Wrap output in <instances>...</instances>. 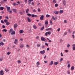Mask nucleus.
Returning <instances> with one entry per match:
<instances>
[{
	"label": "nucleus",
	"instance_id": "obj_32",
	"mask_svg": "<svg viewBox=\"0 0 75 75\" xmlns=\"http://www.w3.org/2000/svg\"><path fill=\"white\" fill-rule=\"evenodd\" d=\"M53 3H57V1L56 0H53Z\"/></svg>",
	"mask_w": 75,
	"mask_h": 75
},
{
	"label": "nucleus",
	"instance_id": "obj_12",
	"mask_svg": "<svg viewBox=\"0 0 75 75\" xmlns=\"http://www.w3.org/2000/svg\"><path fill=\"white\" fill-rule=\"evenodd\" d=\"M45 25H48V21L47 20H45Z\"/></svg>",
	"mask_w": 75,
	"mask_h": 75
},
{
	"label": "nucleus",
	"instance_id": "obj_24",
	"mask_svg": "<svg viewBox=\"0 0 75 75\" xmlns=\"http://www.w3.org/2000/svg\"><path fill=\"white\" fill-rule=\"evenodd\" d=\"M4 8V7H0V10H3Z\"/></svg>",
	"mask_w": 75,
	"mask_h": 75
},
{
	"label": "nucleus",
	"instance_id": "obj_54",
	"mask_svg": "<svg viewBox=\"0 0 75 75\" xmlns=\"http://www.w3.org/2000/svg\"><path fill=\"white\" fill-rule=\"evenodd\" d=\"M28 4H31V2L29 1H28Z\"/></svg>",
	"mask_w": 75,
	"mask_h": 75
},
{
	"label": "nucleus",
	"instance_id": "obj_13",
	"mask_svg": "<svg viewBox=\"0 0 75 75\" xmlns=\"http://www.w3.org/2000/svg\"><path fill=\"white\" fill-rule=\"evenodd\" d=\"M27 19L28 20V21L29 23H30V22H31V19H30L29 17H28L27 18Z\"/></svg>",
	"mask_w": 75,
	"mask_h": 75
},
{
	"label": "nucleus",
	"instance_id": "obj_17",
	"mask_svg": "<svg viewBox=\"0 0 75 75\" xmlns=\"http://www.w3.org/2000/svg\"><path fill=\"white\" fill-rule=\"evenodd\" d=\"M53 63H54V61H52L50 62V63L49 64V65H52L53 64Z\"/></svg>",
	"mask_w": 75,
	"mask_h": 75
},
{
	"label": "nucleus",
	"instance_id": "obj_5",
	"mask_svg": "<svg viewBox=\"0 0 75 75\" xmlns=\"http://www.w3.org/2000/svg\"><path fill=\"white\" fill-rule=\"evenodd\" d=\"M4 72L3 70L0 71V75H4Z\"/></svg>",
	"mask_w": 75,
	"mask_h": 75
},
{
	"label": "nucleus",
	"instance_id": "obj_9",
	"mask_svg": "<svg viewBox=\"0 0 75 75\" xmlns=\"http://www.w3.org/2000/svg\"><path fill=\"white\" fill-rule=\"evenodd\" d=\"M12 11L14 13H17V10L16 9H13Z\"/></svg>",
	"mask_w": 75,
	"mask_h": 75
},
{
	"label": "nucleus",
	"instance_id": "obj_38",
	"mask_svg": "<svg viewBox=\"0 0 75 75\" xmlns=\"http://www.w3.org/2000/svg\"><path fill=\"white\" fill-rule=\"evenodd\" d=\"M67 47H68V48H69V47H70V45L69 44H67Z\"/></svg>",
	"mask_w": 75,
	"mask_h": 75
},
{
	"label": "nucleus",
	"instance_id": "obj_36",
	"mask_svg": "<svg viewBox=\"0 0 75 75\" xmlns=\"http://www.w3.org/2000/svg\"><path fill=\"white\" fill-rule=\"evenodd\" d=\"M47 39L48 40H49V42H51L52 41L51 40H50L49 38H47Z\"/></svg>",
	"mask_w": 75,
	"mask_h": 75
},
{
	"label": "nucleus",
	"instance_id": "obj_47",
	"mask_svg": "<svg viewBox=\"0 0 75 75\" xmlns=\"http://www.w3.org/2000/svg\"><path fill=\"white\" fill-rule=\"evenodd\" d=\"M37 46L38 47H40V45L39 44H37Z\"/></svg>",
	"mask_w": 75,
	"mask_h": 75
},
{
	"label": "nucleus",
	"instance_id": "obj_37",
	"mask_svg": "<svg viewBox=\"0 0 75 75\" xmlns=\"http://www.w3.org/2000/svg\"><path fill=\"white\" fill-rule=\"evenodd\" d=\"M58 13H59V11H56L55 12V14H58Z\"/></svg>",
	"mask_w": 75,
	"mask_h": 75
},
{
	"label": "nucleus",
	"instance_id": "obj_18",
	"mask_svg": "<svg viewBox=\"0 0 75 75\" xmlns=\"http://www.w3.org/2000/svg\"><path fill=\"white\" fill-rule=\"evenodd\" d=\"M1 45H2V46L4 45V43H3V42H0V47L1 46Z\"/></svg>",
	"mask_w": 75,
	"mask_h": 75
},
{
	"label": "nucleus",
	"instance_id": "obj_45",
	"mask_svg": "<svg viewBox=\"0 0 75 75\" xmlns=\"http://www.w3.org/2000/svg\"><path fill=\"white\" fill-rule=\"evenodd\" d=\"M31 16L32 17H35V15L34 14H32L31 15Z\"/></svg>",
	"mask_w": 75,
	"mask_h": 75
},
{
	"label": "nucleus",
	"instance_id": "obj_33",
	"mask_svg": "<svg viewBox=\"0 0 75 75\" xmlns=\"http://www.w3.org/2000/svg\"><path fill=\"white\" fill-rule=\"evenodd\" d=\"M10 24V22H7L6 23V25H8Z\"/></svg>",
	"mask_w": 75,
	"mask_h": 75
},
{
	"label": "nucleus",
	"instance_id": "obj_52",
	"mask_svg": "<svg viewBox=\"0 0 75 75\" xmlns=\"http://www.w3.org/2000/svg\"><path fill=\"white\" fill-rule=\"evenodd\" d=\"M55 6L56 7H58V4H55Z\"/></svg>",
	"mask_w": 75,
	"mask_h": 75
},
{
	"label": "nucleus",
	"instance_id": "obj_49",
	"mask_svg": "<svg viewBox=\"0 0 75 75\" xmlns=\"http://www.w3.org/2000/svg\"><path fill=\"white\" fill-rule=\"evenodd\" d=\"M2 28H6V26H5L4 25H3Z\"/></svg>",
	"mask_w": 75,
	"mask_h": 75
},
{
	"label": "nucleus",
	"instance_id": "obj_26",
	"mask_svg": "<svg viewBox=\"0 0 75 75\" xmlns=\"http://www.w3.org/2000/svg\"><path fill=\"white\" fill-rule=\"evenodd\" d=\"M18 64H20L21 62V61L20 60H18L17 61Z\"/></svg>",
	"mask_w": 75,
	"mask_h": 75
},
{
	"label": "nucleus",
	"instance_id": "obj_4",
	"mask_svg": "<svg viewBox=\"0 0 75 75\" xmlns=\"http://www.w3.org/2000/svg\"><path fill=\"white\" fill-rule=\"evenodd\" d=\"M48 34L49 35H50L51 34V32H47L45 33V35L46 37L47 36V35Z\"/></svg>",
	"mask_w": 75,
	"mask_h": 75
},
{
	"label": "nucleus",
	"instance_id": "obj_19",
	"mask_svg": "<svg viewBox=\"0 0 75 75\" xmlns=\"http://www.w3.org/2000/svg\"><path fill=\"white\" fill-rule=\"evenodd\" d=\"M19 32H20V34H21L24 33V31L22 30H21L19 31Z\"/></svg>",
	"mask_w": 75,
	"mask_h": 75
},
{
	"label": "nucleus",
	"instance_id": "obj_55",
	"mask_svg": "<svg viewBox=\"0 0 75 75\" xmlns=\"http://www.w3.org/2000/svg\"><path fill=\"white\" fill-rule=\"evenodd\" d=\"M72 36L73 39H74V38H75V35H73Z\"/></svg>",
	"mask_w": 75,
	"mask_h": 75
},
{
	"label": "nucleus",
	"instance_id": "obj_63",
	"mask_svg": "<svg viewBox=\"0 0 75 75\" xmlns=\"http://www.w3.org/2000/svg\"><path fill=\"white\" fill-rule=\"evenodd\" d=\"M33 12H36V10H35V9H34L33 10Z\"/></svg>",
	"mask_w": 75,
	"mask_h": 75
},
{
	"label": "nucleus",
	"instance_id": "obj_39",
	"mask_svg": "<svg viewBox=\"0 0 75 75\" xmlns=\"http://www.w3.org/2000/svg\"><path fill=\"white\" fill-rule=\"evenodd\" d=\"M13 6H16V5H18V4L15 3H13Z\"/></svg>",
	"mask_w": 75,
	"mask_h": 75
},
{
	"label": "nucleus",
	"instance_id": "obj_10",
	"mask_svg": "<svg viewBox=\"0 0 75 75\" xmlns=\"http://www.w3.org/2000/svg\"><path fill=\"white\" fill-rule=\"evenodd\" d=\"M72 46L73 47L72 49L73 50H75V44H74L72 45Z\"/></svg>",
	"mask_w": 75,
	"mask_h": 75
},
{
	"label": "nucleus",
	"instance_id": "obj_29",
	"mask_svg": "<svg viewBox=\"0 0 75 75\" xmlns=\"http://www.w3.org/2000/svg\"><path fill=\"white\" fill-rule=\"evenodd\" d=\"M36 64H37V65L38 67V65H40V62H37Z\"/></svg>",
	"mask_w": 75,
	"mask_h": 75
},
{
	"label": "nucleus",
	"instance_id": "obj_41",
	"mask_svg": "<svg viewBox=\"0 0 75 75\" xmlns=\"http://www.w3.org/2000/svg\"><path fill=\"white\" fill-rule=\"evenodd\" d=\"M27 15L29 17H30V16H31V14L30 13H28V14H27Z\"/></svg>",
	"mask_w": 75,
	"mask_h": 75
},
{
	"label": "nucleus",
	"instance_id": "obj_62",
	"mask_svg": "<svg viewBox=\"0 0 75 75\" xmlns=\"http://www.w3.org/2000/svg\"><path fill=\"white\" fill-rule=\"evenodd\" d=\"M67 20H65L64 21V23H67Z\"/></svg>",
	"mask_w": 75,
	"mask_h": 75
},
{
	"label": "nucleus",
	"instance_id": "obj_40",
	"mask_svg": "<svg viewBox=\"0 0 75 75\" xmlns=\"http://www.w3.org/2000/svg\"><path fill=\"white\" fill-rule=\"evenodd\" d=\"M8 21V20H6V19H5L4 20V22L5 23H7Z\"/></svg>",
	"mask_w": 75,
	"mask_h": 75
},
{
	"label": "nucleus",
	"instance_id": "obj_35",
	"mask_svg": "<svg viewBox=\"0 0 75 75\" xmlns=\"http://www.w3.org/2000/svg\"><path fill=\"white\" fill-rule=\"evenodd\" d=\"M11 31H13V29L11 28L9 30V33H11Z\"/></svg>",
	"mask_w": 75,
	"mask_h": 75
},
{
	"label": "nucleus",
	"instance_id": "obj_58",
	"mask_svg": "<svg viewBox=\"0 0 75 75\" xmlns=\"http://www.w3.org/2000/svg\"><path fill=\"white\" fill-rule=\"evenodd\" d=\"M70 66H71V65H70V64H68L67 67L68 68H70Z\"/></svg>",
	"mask_w": 75,
	"mask_h": 75
},
{
	"label": "nucleus",
	"instance_id": "obj_6",
	"mask_svg": "<svg viewBox=\"0 0 75 75\" xmlns=\"http://www.w3.org/2000/svg\"><path fill=\"white\" fill-rule=\"evenodd\" d=\"M62 1H63V6H65L66 5V0H63Z\"/></svg>",
	"mask_w": 75,
	"mask_h": 75
},
{
	"label": "nucleus",
	"instance_id": "obj_31",
	"mask_svg": "<svg viewBox=\"0 0 75 75\" xmlns=\"http://www.w3.org/2000/svg\"><path fill=\"white\" fill-rule=\"evenodd\" d=\"M23 47L24 45H21L20 46V48H23Z\"/></svg>",
	"mask_w": 75,
	"mask_h": 75
},
{
	"label": "nucleus",
	"instance_id": "obj_48",
	"mask_svg": "<svg viewBox=\"0 0 75 75\" xmlns=\"http://www.w3.org/2000/svg\"><path fill=\"white\" fill-rule=\"evenodd\" d=\"M25 4H27V0H25Z\"/></svg>",
	"mask_w": 75,
	"mask_h": 75
},
{
	"label": "nucleus",
	"instance_id": "obj_60",
	"mask_svg": "<svg viewBox=\"0 0 75 75\" xmlns=\"http://www.w3.org/2000/svg\"><path fill=\"white\" fill-rule=\"evenodd\" d=\"M68 32L69 33H71V30H70V29H68Z\"/></svg>",
	"mask_w": 75,
	"mask_h": 75
},
{
	"label": "nucleus",
	"instance_id": "obj_16",
	"mask_svg": "<svg viewBox=\"0 0 75 75\" xmlns=\"http://www.w3.org/2000/svg\"><path fill=\"white\" fill-rule=\"evenodd\" d=\"M11 35H13L16 34V32H15V31H13L12 32V33H11Z\"/></svg>",
	"mask_w": 75,
	"mask_h": 75
},
{
	"label": "nucleus",
	"instance_id": "obj_53",
	"mask_svg": "<svg viewBox=\"0 0 75 75\" xmlns=\"http://www.w3.org/2000/svg\"><path fill=\"white\" fill-rule=\"evenodd\" d=\"M45 45H46V46H48V44L47 43V42L45 43Z\"/></svg>",
	"mask_w": 75,
	"mask_h": 75
},
{
	"label": "nucleus",
	"instance_id": "obj_7",
	"mask_svg": "<svg viewBox=\"0 0 75 75\" xmlns=\"http://www.w3.org/2000/svg\"><path fill=\"white\" fill-rule=\"evenodd\" d=\"M44 15H42L40 17V20H41V21L43 20V19H44Z\"/></svg>",
	"mask_w": 75,
	"mask_h": 75
},
{
	"label": "nucleus",
	"instance_id": "obj_59",
	"mask_svg": "<svg viewBox=\"0 0 75 75\" xmlns=\"http://www.w3.org/2000/svg\"><path fill=\"white\" fill-rule=\"evenodd\" d=\"M2 17L1 16H0V20H1L2 19Z\"/></svg>",
	"mask_w": 75,
	"mask_h": 75
},
{
	"label": "nucleus",
	"instance_id": "obj_14",
	"mask_svg": "<svg viewBox=\"0 0 75 75\" xmlns=\"http://www.w3.org/2000/svg\"><path fill=\"white\" fill-rule=\"evenodd\" d=\"M33 27L34 29H37V27L36 26V25H33Z\"/></svg>",
	"mask_w": 75,
	"mask_h": 75
},
{
	"label": "nucleus",
	"instance_id": "obj_61",
	"mask_svg": "<svg viewBox=\"0 0 75 75\" xmlns=\"http://www.w3.org/2000/svg\"><path fill=\"white\" fill-rule=\"evenodd\" d=\"M19 14H21V15H22L23 14V12H19Z\"/></svg>",
	"mask_w": 75,
	"mask_h": 75
},
{
	"label": "nucleus",
	"instance_id": "obj_64",
	"mask_svg": "<svg viewBox=\"0 0 75 75\" xmlns=\"http://www.w3.org/2000/svg\"><path fill=\"white\" fill-rule=\"evenodd\" d=\"M3 61V59L0 58V61L1 62Z\"/></svg>",
	"mask_w": 75,
	"mask_h": 75
},
{
	"label": "nucleus",
	"instance_id": "obj_30",
	"mask_svg": "<svg viewBox=\"0 0 75 75\" xmlns=\"http://www.w3.org/2000/svg\"><path fill=\"white\" fill-rule=\"evenodd\" d=\"M34 3H35V2H33L31 3L32 5V6H34Z\"/></svg>",
	"mask_w": 75,
	"mask_h": 75
},
{
	"label": "nucleus",
	"instance_id": "obj_2",
	"mask_svg": "<svg viewBox=\"0 0 75 75\" xmlns=\"http://www.w3.org/2000/svg\"><path fill=\"white\" fill-rule=\"evenodd\" d=\"M40 54H42V55H43V54H44L45 53V50H43L42 51H41L40 52Z\"/></svg>",
	"mask_w": 75,
	"mask_h": 75
},
{
	"label": "nucleus",
	"instance_id": "obj_34",
	"mask_svg": "<svg viewBox=\"0 0 75 75\" xmlns=\"http://www.w3.org/2000/svg\"><path fill=\"white\" fill-rule=\"evenodd\" d=\"M50 24L51 25H52V20H51L50 21Z\"/></svg>",
	"mask_w": 75,
	"mask_h": 75
},
{
	"label": "nucleus",
	"instance_id": "obj_11",
	"mask_svg": "<svg viewBox=\"0 0 75 75\" xmlns=\"http://www.w3.org/2000/svg\"><path fill=\"white\" fill-rule=\"evenodd\" d=\"M17 26H18V25L17 24H15L14 25V28H16L17 27Z\"/></svg>",
	"mask_w": 75,
	"mask_h": 75
},
{
	"label": "nucleus",
	"instance_id": "obj_20",
	"mask_svg": "<svg viewBox=\"0 0 75 75\" xmlns=\"http://www.w3.org/2000/svg\"><path fill=\"white\" fill-rule=\"evenodd\" d=\"M57 18H54V16H52V19H53V20H57Z\"/></svg>",
	"mask_w": 75,
	"mask_h": 75
},
{
	"label": "nucleus",
	"instance_id": "obj_57",
	"mask_svg": "<svg viewBox=\"0 0 75 75\" xmlns=\"http://www.w3.org/2000/svg\"><path fill=\"white\" fill-rule=\"evenodd\" d=\"M1 3L2 4H3V3H4V1H1Z\"/></svg>",
	"mask_w": 75,
	"mask_h": 75
},
{
	"label": "nucleus",
	"instance_id": "obj_50",
	"mask_svg": "<svg viewBox=\"0 0 75 75\" xmlns=\"http://www.w3.org/2000/svg\"><path fill=\"white\" fill-rule=\"evenodd\" d=\"M38 24L39 25V26H41L42 24L41 23H38Z\"/></svg>",
	"mask_w": 75,
	"mask_h": 75
},
{
	"label": "nucleus",
	"instance_id": "obj_25",
	"mask_svg": "<svg viewBox=\"0 0 75 75\" xmlns=\"http://www.w3.org/2000/svg\"><path fill=\"white\" fill-rule=\"evenodd\" d=\"M44 25H43V26L40 28V30H41V31H42V30H44Z\"/></svg>",
	"mask_w": 75,
	"mask_h": 75
},
{
	"label": "nucleus",
	"instance_id": "obj_42",
	"mask_svg": "<svg viewBox=\"0 0 75 75\" xmlns=\"http://www.w3.org/2000/svg\"><path fill=\"white\" fill-rule=\"evenodd\" d=\"M11 54V52H8L7 53V54L8 55H10V54Z\"/></svg>",
	"mask_w": 75,
	"mask_h": 75
},
{
	"label": "nucleus",
	"instance_id": "obj_1",
	"mask_svg": "<svg viewBox=\"0 0 75 75\" xmlns=\"http://www.w3.org/2000/svg\"><path fill=\"white\" fill-rule=\"evenodd\" d=\"M6 7L7 8V11L11 14V13H12V10H10V7L8 6H7L6 5Z\"/></svg>",
	"mask_w": 75,
	"mask_h": 75
},
{
	"label": "nucleus",
	"instance_id": "obj_28",
	"mask_svg": "<svg viewBox=\"0 0 75 75\" xmlns=\"http://www.w3.org/2000/svg\"><path fill=\"white\" fill-rule=\"evenodd\" d=\"M50 16V15H49L48 14H47L46 15V17H50V16Z\"/></svg>",
	"mask_w": 75,
	"mask_h": 75
},
{
	"label": "nucleus",
	"instance_id": "obj_3",
	"mask_svg": "<svg viewBox=\"0 0 75 75\" xmlns=\"http://www.w3.org/2000/svg\"><path fill=\"white\" fill-rule=\"evenodd\" d=\"M41 40L42 41H45V42H47V40H46L44 38L42 37L41 38Z\"/></svg>",
	"mask_w": 75,
	"mask_h": 75
},
{
	"label": "nucleus",
	"instance_id": "obj_43",
	"mask_svg": "<svg viewBox=\"0 0 75 75\" xmlns=\"http://www.w3.org/2000/svg\"><path fill=\"white\" fill-rule=\"evenodd\" d=\"M62 41H63V40H62V39H60V42H62Z\"/></svg>",
	"mask_w": 75,
	"mask_h": 75
},
{
	"label": "nucleus",
	"instance_id": "obj_22",
	"mask_svg": "<svg viewBox=\"0 0 75 75\" xmlns=\"http://www.w3.org/2000/svg\"><path fill=\"white\" fill-rule=\"evenodd\" d=\"M29 11V9L28 8L26 10V13H28V12Z\"/></svg>",
	"mask_w": 75,
	"mask_h": 75
},
{
	"label": "nucleus",
	"instance_id": "obj_15",
	"mask_svg": "<svg viewBox=\"0 0 75 75\" xmlns=\"http://www.w3.org/2000/svg\"><path fill=\"white\" fill-rule=\"evenodd\" d=\"M58 64H59V62H54V65H58Z\"/></svg>",
	"mask_w": 75,
	"mask_h": 75
},
{
	"label": "nucleus",
	"instance_id": "obj_46",
	"mask_svg": "<svg viewBox=\"0 0 75 75\" xmlns=\"http://www.w3.org/2000/svg\"><path fill=\"white\" fill-rule=\"evenodd\" d=\"M40 38V37L39 36H37L36 37V39H39V38Z\"/></svg>",
	"mask_w": 75,
	"mask_h": 75
},
{
	"label": "nucleus",
	"instance_id": "obj_27",
	"mask_svg": "<svg viewBox=\"0 0 75 75\" xmlns=\"http://www.w3.org/2000/svg\"><path fill=\"white\" fill-rule=\"evenodd\" d=\"M59 12L60 14H62V13H63V12H64V11L63 10H61L59 11Z\"/></svg>",
	"mask_w": 75,
	"mask_h": 75
},
{
	"label": "nucleus",
	"instance_id": "obj_23",
	"mask_svg": "<svg viewBox=\"0 0 75 75\" xmlns=\"http://www.w3.org/2000/svg\"><path fill=\"white\" fill-rule=\"evenodd\" d=\"M74 68H75L74 67L72 66L71 68V71L74 70Z\"/></svg>",
	"mask_w": 75,
	"mask_h": 75
},
{
	"label": "nucleus",
	"instance_id": "obj_21",
	"mask_svg": "<svg viewBox=\"0 0 75 75\" xmlns=\"http://www.w3.org/2000/svg\"><path fill=\"white\" fill-rule=\"evenodd\" d=\"M7 30L6 29H5L2 30L3 32H7Z\"/></svg>",
	"mask_w": 75,
	"mask_h": 75
},
{
	"label": "nucleus",
	"instance_id": "obj_51",
	"mask_svg": "<svg viewBox=\"0 0 75 75\" xmlns=\"http://www.w3.org/2000/svg\"><path fill=\"white\" fill-rule=\"evenodd\" d=\"M40 11H41V10H40V8H38V12H40Z\"/></svg>",
	"mask_w": 75,
	"mask_h": 75
},
{
	"label": "nucleus",
	"instance_id": "obj_8",
	"mask_svg": "<svg viewBox=\"0 0 75 75\" xmlns=\"http://www.w3.org/2000/svg\"><path fill=\"white\" fill-rule=\"evenodd\" d=\"M46 31H48L49 30H50V31H52V28H47L45 29Z\"/></svg>",
	"mask_w": 75,
	"mask_h": 75
},
{
	"label": "nucleus",
	"instance_id": "obj_44",
	"mask_svg": "<svg viewBox=\"0 0 75 75\" xmlns=\"http://www.w3.org/2000/svg\"><path fill=\"white\" fill-rule=\"evenodd\" d=\"M1 23H2L3 24H4V21H3L2 20L1 21Z\"/></svg>",
	"mask_w": 75,
	"mask_h": 75
},
{
	"label": "nucleus",
	"instance_id": "obj_56",
	"mask_svg": "<svg viewBox=\"0 0 75 75\" xmlns=\"http://www.w3.org/2000/svg\"><path fill=\"white\" fill-rule=\"evenodd\" d=\"M62 60H63V58H61V59H60V62H61V61H62Z\"/></svg>",
	"mask_w": 75,
	"mask_h": 75
}]
</instances>
